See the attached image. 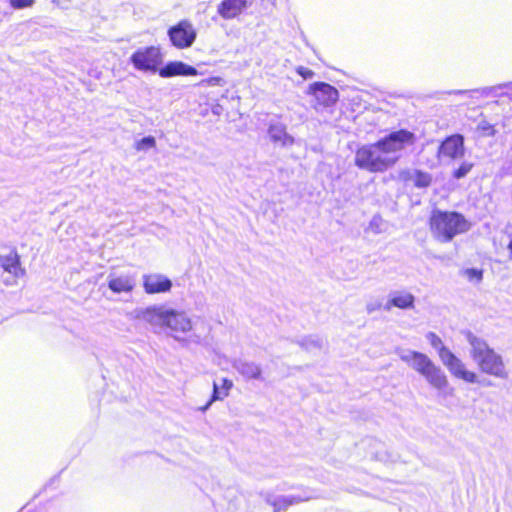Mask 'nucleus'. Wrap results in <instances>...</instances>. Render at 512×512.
<instances>
[{"label": "nucleus", "instance_id": "f257e3e1", "mask_svg": "<svg viewBox=\"0 0 512 512\" xmlns=\"http://www.w3.org/2000/svg\"><path fill=\"white\" fill-rule=\"evenodd\" d=\"M415 140V135L407 130L391 132L375 143L361 146L355 153V165L371 173L385 172L398 162L402 151L412 146Z\"/></svg>", "mask_w": 512, "mask_h": 512}, {"label": "nucleus", "instance_id": "4be33fe9", "mask_svg": "<svg viewBox=\"0 0 512 512\" xmlns=\"http://www.w3.org/2000/svg\"><path fill=\"white\" fill-rule=\"evenodd\" d=\"M156 145V140L152 136H147L142 138L141 140L135 143V148L137 151H147L149 149L154 148Z\"/></svg>", "mask_w": 512, "mask_h": 512}, {"label": "nucleus", "instance_id": "5701e85b", "mask_svg": "<svg viewBox=\"0 0 512 512\" xmlns=\"http://www.w3.org/2000/svg\"><path fill=\"white\" fill-rule=\"evenodd\" d=\"M36 0H8L9 5L16 10L27 9L33 7Z\"/></svg>", "mask_w": 512, "mask_h": 512}, {"label": "nucleus", "instance_id": "2eb2a0df", "mask_svg": "<svg viewBox=\"0 0 512 512\" xmlns=\"http://www.w3.org/2000/svg\"><path fill=\"white\" fill-rule=\"evenodd\" d=\"M197 74L198 71L194 67L180 61L169 62L159 70V75L163 78L174 76H195Z\"/></svg>", "mask_w": 512, "mask_h": 512}, {"label": "nucleus", "instance_id": "393cba45", "mask_svg": "<svg viewBox=\"0 0 512 512\" xmlns=\"http://www.w3.org/2000/svg\"><path fill=\"white\" fill-rule=\"evenodd\" d=\"M473 164L469 162H463L458 169L454 171V177L460 179L465 177L472 169Z\"/></svg>", "mask_w": 512, "mask_h": 512}, {"label": "nucleus", "instance_id": "a878e982", "mask_svg": "<svg viewBox=\"0 0 512 512\" xmlns=\"http://www.w3.org/2000/svg\"><path fill=\"white\" fill-rule=\"evenodd\" d=\"M203 86H223L225 84V81L221 77H210L208 79H204L200 83Z\"/></svg>", "mask_w": 512, "mask_h": 512}, {"label": "nucleus", "instance_id": "4468645a", "mask_svg": "<svg viewBox=\"0 0 512 512\" xmlns=\"http://www.w3.org/2000/svg\"><path fill=\"white\" fill-rule=\"evenodd\" d=\"M415 296L406 290H396L389 294L388 300L384 306L386 311H390L392 307L400 309L414 308Z\"/></svg>", "mask_w": 512, "mask_h": 512}, {"label": "nucleus", "instance_id": "20e7f679", "mask_svg": "<svg viewBox=\"0 0 512 512\" xmlns=\"http://www.w3.org/2000/svg\"><path fill=\"white\" fill-rule=\"evenodd\" d=\"M396 354L409 367L423 376L436 390L444 392L449 388V381L445 372L426 354L403 348H397Z\"/></svg>", "mask_w": 512, "mask_h": 512}, {"label": "nucleus", "instance_id": "c85d7f7f", "mask_svg": "<svg viewBox=\"0 0 512 512\" xmlns=\"http://www.w3.org/2000/svg\"><path fill=\"white\" fill-rule=\"evenodd\" d=\"M220 109H221V107L219 105H217L216 107L213 108V113L216 114V115H219L220 114Z\"/></svg>", "mask_w": 512, "mask_h": 512}, {"label": "nucleus", "instance_id": "ddd939ff", "mask_svg": "<svg viewBox=\"0 0 512 512\" xmlns=\"http://www.w3.org/2000/svg\"><path fill=\"white\" fill-rule=\"evenodd\" d=\"M253 0H223L218 6V13L224 19H233L247 9Z\"/></svg>", "mask_w": 512, "mask_h": 512}, {"label": "nucleus", "instance_id": "c756f323", "mask_svg": "<svg viewBox=\"0 0 512 512\" xmlns=\"http://www.w3.org/2000/svg\"><path fill=\"white\" fill-rule=\"evenodd\" d=\"M508 250H509V252H510V256H511V258H512V240H511V241L509 242V244H508Z\"/></svg>", "mask_w": 512, "mask_h": 512}, {"label": "nucleus", "instance_id": "7ed1b4c3", "mask_svg": "<svg viewBox=\"0 0 512 512\" xmlns=\"http://www.w3.org/2000/svg\"><path fill=\"white\" fill-rule=\"evenodd\" d=\"M464 335L470 346V357L479 370L498 379H508L509 371L502 355L490 347L486 340L471 331H465Z\"/></svg>", "mask_w": 512, "mask_h": 512}, {"label": "nucleus", "instance_id": "1a4fd4ad", "mask_svg": "<svg viewBox=\"0 0 512 512\" xmlns=\"http://www.w3.org/2000/svg\"><path fill=\"white\" fill-rule=\"evenodd\" d=\"M464 138L460 134L447 137L438 149V159L440 161H453L464 156Z\"/></svg>", "mask_w": 512, "mask_h": 512}, {"label": "nucleus", "instance_id": "9d476101", "mask_svg": "<svg viewBox=\"0 0 512 512\" xmlns=\"http://www.w3.org/2000/svg\"><path fill=\"white\" fill-rule=\"evenodd\" d=\"M319 106L328 107L338 100V91L331 85L323 82L314 83L309 87Z\"/></svg>", "mask_w": 512, "mask_h": 512}, {"label": "nucleus", "instance_id": "0eeeda50", "mask_svg": "<svg viewBox=\"0 0 512 512\" xmlns=\"http://www.w3.org/2000/svg\"><path fill=\"white\" fill-rule=\"evenodd\" d=\"M162 60L160 49L155 46L139 48L130 57L131 63L137 70L152 73L158 71Z\"/></svg>", "mask_w": 512, "mask_h": 512}, {"label": "nucleus", "instance_id": "6ab92c4d", "mask_svg": "<svg viewBox=\"0 0 512 512\" xmlns=\"http://www.w3.org/2000/svg\"><path fill=\"white\" fill-rule=\"evenodd\" d=\"M235 369L247 379H261L262 369L259 364L251 361H237Z\"/></svg>", "mask_w": 512, "mask_h": 512}, {"label": "nucleus", "instance_id": "dca6fc26", "mask_svg": "<svg viewBox=\"0 0 512 512\" xmlns=\"http://www.w3.org/2000/svg\"><path fill=\"white\" fill-rule=\"evenodd\" d=\"M268 135L273 143L281 147H290L295 141L294 137L287 133L285 125L281 123L271 124L268 128Z\"/></svg>", "mask_w": 512, "mask_h": 512}, {"label": "nucleus", "instance_id": "423d86ee", "mask_svg": "<svg viewBox=\"0 0 512 512\" xmlns=\"http://www.w3.org/2000/svg\"><path fill=\"white\" fill-rule=\"evenodd\" d=\"M426 339L437 351L441 362L453 377L470 384L478 382V375L474 371L468 370L466 364L444 345L438 335L433 332H429L426 335Z\"/></svg>", "mask_w": 512, "mask_h": 512}, {"label": "nucleus", "instance_id": "f3484780", "mask_svg": "<svg viewBox=\"0 0 512 512\" xmlns=\"http://www.w3.org/2000/svg\"><path fill=\"white\" fill-rule=\"evenodd\" d=\"M0 265L6 272L15 277L24 274V270L20 267V257L15 251H10L7 255H0Z\"/></svg>", "mask_w": 512, "mask_h": 512}, {"label": "nucleus", "instance_id": "a211bd4d", "mask_svg": "<svg viewBox=\"0 0 512 512\" xmlns=\"http://www.w3.org/2000/svg\"><path fill=\"white\" fill-rule=\"evenodd\" d=\"M233 387V382L227 378L221 379V384L216 381L213 383V394L210 401L201 408V411H206L214 401L223 400L229 395L230 389Z\"/></svg>", "mask_w": 512, "mask_h": 512}, {"label": "nucleus", "instance_id": "412c9836", "mask_svg": "<svg viewBox=\"0 0 512 512\" xmlns=\"http://www.w3.org/2000/svg\"><path fill=\"white\" fill-rule=\"evenodd\" d=\"M412 180L415 186L419 188L428 187L431 184V176L430 174L422 171H415Z\"/></svg>", "mask_w": 512, "mask_h": 512}, {"label": "nucleus", "instance_id": "7c9ffc66", "mask_svg": "<svg viewBox=\"0 0 512 512\" xmlns=\"http://www.w3.org/2000/svg\"><path fill=\"white\" fill-rule=\"evenodd\" d=\"M505 87H511L512 88V83L509 84V85H505Z\"/></svg>", "mask_w": 512, "mask_h": 512}, {"label": "nucleus", "instance_id": "b1692460", "mask_svg": "<svg viewBox=\"0 0 512 512\" xmlns=\"http://www.w3.org/2000/svg\"><path fill=\"white\" fill-rule=\"evenodd\" d=\"M463 274L471 282H480L482 279V271L475 268L466 269Z\"/></svg>", "mask_w": 512, "mask_h": 512}, {"label": "nucleus", "instance_id": "bb28decb", "mask_svg": "<svg viewBox=\"0 0 512 512\" xmlns=\"http://www.w3.org/2000/svg\"><path fill=\"white\" fill-rule=\"evenodd\" d=\"M296 72L303 77V79H311L314 76V72L306 67L299 66Z\"/></svg>", "mask_w": 512, "mask_h": 512}, {"label": "nucleus", "instance_id": "aec40b11", "mask_svg": "<svg viewBox=\"0 0 512 512\" xmlns=\"http://www.w3.org/2000/svg\"><path fill=\"white\" fill-rule=\"evenodd\" d=\"M304 501V499H301L300 497L296 496H284L277 498L274 502V508L275 511L278 512L280 510H285L287 507L298 504L300 502Z\"/></svg>", "mask_w": 512, "mask_h": 512}, {"label": "nucleus", "instance_id": "39448f33", "mask_svg": "<svg viewBox=\"0 0 512 512\" xmlns=\"http://www.w3.org/2000/svg\"><path fill=\"white\" fill-rule=\"evenodd\" d=\"M430 229L437 240L449 242L468 231L470 223L460 213L435 210L430 217Z\"/></svg>", "mask_w": 512, "mask_h": 512}, {"label": "nucleus", "instance_id": "9b49d317", "mask_svg": "<svg viewBox=\"0 0 512 512\" xmlns=\"http://www.w3.org/2000/svg\"><path fill=\"white\" fill-rule=\"evenodd\" d=\"M108 287L114 293H130L135 287V278L128 273H110Z\"/></svg>", "mask_w": 512, "mask_h": 512}, {"label": "nucleus", "instance_id": "f03ea898", "mask_svg": "<svg viewBox=\"0 0 512 512\" xmlns=\"http://www.w3.org/2000/svg\"><path fill=\"white\" fill-rule=\"evenodd\" d=\"M138 317L152 326L167 327L170 335L178 342H197L195 338L188 336L192 331L193 323L187 313L162 306H153L142 310Z\"/></svg>", "mask_w": 512, "mask_h": 512}, {"label": "nucleus", "instance_id": "6e6552de", "mask_svg": "<svg viewBox=\"0 0 512 512\" xmlns=\"http://www.w3.org/2000/svg\"><path fill=\"white\" fill-rule=\"evenodd\" d=\"M168 35L175 47L183 49L194 43L197 33L191 22L183 20L171 27Z\"/></svg>", "mask_w": 512, "mask_h": 512}, {"label": "nucleus", "instance_id": "cd10ccee", "mask_svg": "<svg viewBox=\"0 0 512 512\" xmlns=\"http://www.w3.org/2000/svg\"><path fill=\"white\" fill-rule=\"evenodd\" d=\"M381 302L380 301H371L368 302L366 305V310L368 313H372L374 311H377L381 308Z\"/></svg>", "mask_w": 512, "mask_h": 512}, {"label": "nucleus", "instance_id": "f8f14e48", "mask_svg": "<svg viewBox=\"0 0 512 512\" xmlns=\"http://www.w3.org/2000/svg\"><path fill=\"white\" fill-rule=\"evenodd\" d=\"M143 287L146 293H164L170 291L172 282L162 274H149L143 276Z\"/></svg>", "mask_w": 512, "mask_h": 512}]
</instances>
